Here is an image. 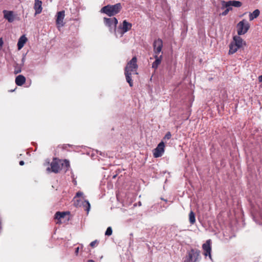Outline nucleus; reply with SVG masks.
Masks as SVG:
<instances>
[{"label": "nucleus", "mask_w": 262, "mask_h": 262, "mask_svg": "<svg viewBox=\"0 0 262 262\" xmlns=\"http://www.w3.org/2000/svg\"><path fill=\"white\" fill-rule=\"evenodd\" d=\"M51 167H48L47 170L54 173L59 172L63 167L66 168V171L68 170L70 166V163L68 160H60L57 158H54L50 164Z\"/></svg>", "instance_id": "obj_1"}, {"label": "nucleus", "mask_w": 262, "mask_h": 262, "mask_svg": "<svg viewBox=\"0 0 262 262\" xmlns=\"http://www.w3.org/2000/svg\"><path fill=\"white\" fill-rule=\"evenodd\" d=\"M122 9L121 3H117L115 5H107L102 7L100 10L101 13H104L111 17L119 13Z\"/></svg>", "instance_id": "obj_2"}, {"label": "nucleus", "mask_w": 262, "mask_h": 262, "mask_svg": "<svg viewBox=\"0 0 262 262\" xmlns=\"http://www.w3.org/2000/svg\"><path fill=\"white\" fill-rule=\"evenodd\" d=\"M200 253V251L198 249H191L187 251L185 256L183 258V262H199L201 258Z\"/></svg>", "instance_id": "obj_3"}, {"label": "nucleus", "mask_w": 262, "mask_h": 262, "mask_svg": "<svg viewBox=\"0 0 262 262\" xmlns=\"http://www.w3.org/2000/svg\"><path fill=\"white\" fill-rule=\"evenodd\" d=\"M132 27V24L128 21L126 20H124L123 21L122 24L120 25L117 29V31H115V35L117 37L119 36L120 37H122L123 34L129 31Z\"/></svg>", "instance_id": "obj_4"}, {"label": "nucleus", "mask_w": 262, "mask_h": 262, "mask_svg": "<svg viewBox=\"0 0 262 262\" xmlns=\"http://www.w3.org/2000/svg\"><path fill=\"white\" fill-rule=\"evenodd\" d=\"M103 19L104 25L109 28L110 31L115 34V31L117 29H116L117 25L118 24L117 19L116 17H104Z\"/></svg>", "instance_id": "obj_5"}, {"label": "nucleus", "mask_w": 262, "mask_h": 262, "mask_svg": "<svg viewBox=\"0 0 262 262\" xmlns=\"http://www.w3.org/2000/svg\"><path fill=\"white\" fill-rule=\"evenodd\" d=\"M250 28L249 23L245 19L239 21L237 25V34L238 35L245 34Z\"/></svg>", "instance_id": "obj_6"}, {"label": "nucleus", "mask_w": 262, "mask_h": 262, "mask_svg": "<svg viewBox=\"0 0 262 262\" xmlns=\"http://www.w3.org/2000/svg\"><path fill=\"white\" fill-rule=\"evenodd\" d=\"M163 46V41L161 39L158 38L154 41L153 43L154 55H159L162 52Z\"/></svg>", "instance_id": "obj_7"}, {"label": "nucleus", "mask_w": 262, "mask_h": 262, "mask_svg": "<svg viewBox=\"0 0 262 262\" xmlns=\"http://www.w3.org/2000/svg\"><path fill=\"white\" fill-rule=\"evenodd\" d=\"M165 144L163 141H161L153 150V155L155 158L161 157L164 152Z\"/></svg>", "instance_id": "obj_8"}, {"label": "nucleus", "mask_w": 262, "mask_h": 262, "mask_svg": "<svg viewBox=\"0 0 262 262\" xmlns=\"http://www.w3.org/2000/svg\"><path fill=\"white\" fill-rule=\"evenodd\" d=\"M211 239H208L205 243H204L202 245V248L204 250V255L205 256H207L208 255L210 259H211Z\"/></svg>", "instance_id": "obj_9"}, {"label": "nucleus", "mask_w": 262, "mask_h": 262, "mask_svg": "<svg viewBox=\"0 0 262 262\" xmlns=\"http://www.w3.org/2000/svg\"><path fill=\"white\" fill-rule=\"evenodd\" d=\"M221 3L222 5V9H224L225 7H231V6L238 8L242 5V2L236 1H229L228 2L222 1Z\"/></svg>", "instance_id": "obj_10"}, {"label": "nucleus", "mask_w": 262, "mask_h": 262, "mask_svg": "<svg viewBox=\"0 0 262 262\" xmlns=\"http://www.w3.org/2000/svg\"><path fill=\"white\" fill-rule=\"evenodd\" d=\"M64 15V11H61L57 12L56 20L57 28H59L64 25V23L63 22Z\"/></svg>", "instance_id": "obj_11"}, {"label": "nucleus", "mask_w": 262, "mask_h": 262, "mask_svg": "<svg viewBox=\"0 0 262 262\" xmlns=\"http://www.w3.org/2000/svg\"><path fill=\"white\" fill-rule=\"evenodd\" d=\"M137 61V58L136 57H134L132 58L131 60L128 62L125 68H128L129 72L132 73L136 71V69L138 68Z\"/></svg>", "instance_id": "obj_12"}, {"label": "nucleus", "mask_w": 262, "mask_h": 262, "mask_svg": "<svg viewBox=\"0 0 262 262\" xmlns=\"http://www.w3.org/2000/svg\"><path fill=\"white\" fill-rule=\"evenodd\" d=\"M3 13L4 15V18L7 19L9 23H12L14 21V17L13 11L4 10Z\"/></svg>", "instance_id": "obj_13"}, {"label": "nucleus", "mask_w": 262, "mask_h": 262, "mask_svg": "<svg viewBox=\"0 0 262 262\" xmlns=\"http://www.w3.org/2000/svg\"><path fill=\"white\" fill-rule=\"evenodd\" d=\"M232 42L240 48L243 47L244 45H246L245 42L239 36H234L233 40Z\"/></svg>", "instance_id": "obj_14"}, {"label": "nucleus", "mask_w": 262, "mask_h": 262, "mask_svg": "<svg viewBox=\"0 0 262 262\" xmlns=\"http://www.w3.org/2000/svg\"><path fill=\"white\" fill-rule=\"evenodd\" d=\"M42 2L39 0H35L34 9L35 10V15L39 14L42 11Z\"/></svg>", "instance_id": "obj_15"}, {"label": "nucleus", "mask_w": 262, "mask_h": 262, "mask_svg": "<svg viewBox=\"0 0 262 262\" xmlns=\"http://www.w3.org/2000/svg\"><path fill=\"white\" fill-rule=\"evenodd\" d=\"M154 58H155V61L152 64V68L155 69H156L161 62L162 55L161 54L160 55H154Z\"/></svg>", "instance_id": "obj_16"}, {"label": "nucleus", "mask_w": 262, "mask_h": 262, "mask_svg": "<svg viewBox=\"0 0 262 262\" xmlns=\"http://www.w3.org/2000/svg\"><path fill=\"white\" fill-rule=\"evenodd\" d=\"M132 73L129 72L128 70V68H125V75L126 77V81L129 83V85L130 87H132L133 85V82L131 78Z\"/></svg>", "instance_id": "obj_17"}, {"label": "nucleus", "mask_w": 262, "mask_h": 262, "mask_svg": "<svg viewBox=\"0 0 262 262\" xmlns=\"http://www.w3.org/2000/svg\"><path fill=\"white\" fill-rule=\"evenodd\" d=\"M27 41V38L25 35H22L19 38L17 42V48L18 50H20L24 46L25 43Z\"/></svg>", "instance_id": "obj_18"}, {"label": "nucleus", "mask_w": 262, "mask_h": 262, "mask_svg": "<svg viewBox=\"0 0 262 262\" xmlns=\"http://www.w3.org/2000/svg\"><path fill=\"white\" fill-rule=\"evenodd\" d=\"M26 82V78L22 75L17 76L15 78V83L18 86H21Z\"/></svg>", "instance_id": "obj_19"}, {"label": "nucleus", "mask_w": 262, "mask_h": 262, "mask_svg": "<svg viewBox=\"0 0 262 262\" xmlns=\"http://www.w3.org/2000/svg\"><path fill=\"white\" fill-rule=\"evenodd\" d=\"M239 48H240L232 41L229 45V54H233L235 53Z\"/></svg>", "instance_id": "obj_20"}, {"label": "nucleus", "mask_w": 262, "mask_h": 262, "mask_svg": "<svg viewBox=\"0 0 262 262\" xmlns=\"http://www.w3.org/2000/svg\"><path fill=\"white\" fill-rule=\"evenodd\" d=\"M260 14V11L258 9L255 10L252 13H250L249 14L250 20H252L254 18H257Z\"/></svg>", "instance_id": "obj_21"}, {"label": "nucleus", "mask_w": 262, "mask_h": 262, "mask_svg": "<svg viewBox=\"0 0 262 262\" xmlns=\"http://www.w3.org/2000/svg\"><path fill=\"white\" fill-rule=\"evenodd\" d=\"M189 221L191 225L195 222V214L192 211H191L189 214Z\"/></svg>", "instance_id": "obj_22"}, {"label": "nucleus", "mask_w": 262, "mask_h": 262, "mask_svg": "<svg viewBox=\"0 0 262 262\" xmlns=\"http://www.w3.org/2000/svg\"><path fill=\"white\" fill-rule=\"evenodd\" d=\"M66 214V212H57L55 215V218L58 220H60L62 218H63Z\"/></svg>", "instance_id": "obj_23"}, {"label": "nucleus", "mask_w": 262, "mask_h": 262, "mask_svg": "<svg viewBox=\"0 0 262 262\" xmlns=\"http://www.w3.org/2000/svg\"><path fill=\"white\" fill-rule=\"evenodd\" d=\"M83 206L85 208V210L88 213L90 209V204L88 201H84L83 203Z\"/></svg>", "instance_id": "obj_24"}, {"label": "nucleus", "mask_w": 262, "mask_h": 262, "mask_svg": "<svg viewBox=\"0 0 262 262\" xmlns=\"http://www.w3.org/2000/svg\"><path fill=\"white\" fill-rule=\"evenodd\" d=\"M225 8H226V9L224 11H223L222 13L220 14L221 15L225 16L228 13L229 11L232 10L231 7H225Z\"/></svg>", "instance_id": "obj_25"}, {"label": "nucleus", "mask_w": 262, "mask_h": 262, "mask_svg": "<svg viewBox=\"0 0 262 262\" xmlns=\"http://www.w3.org/2000/svg\"><path fill=\"white\" fill-rule=\"evenodd\" d=\"M112 232L113 231L112 228L111 227H108L105 231V235L110 236L112 234Z\"/></svg>", "instance_id": "obj_26"}, {"label": "nucleus", "mask_w": 262, "mask_h": 262, "mask_svg": "<svg viewBox=\"0 0 262 262\" xmlns=\"http://www.w3.org/2000/svg\"><path fill=\"white\" fill-rule=\"evenodd\" d=\"M171 135L170 132H168L166 135H165L164 137L163 138L164 140H169L171 138Z\"/></svg>", "instance_id": "obj_27"}, {"label": "nucleus", "mask_w": 262, "mask_h": 262, "mask_svg": "<svg viewBox=\"0 0 262 262\" xmlns=\"http://www.w3.org/2000/svg\"><path fill=\"white\" fill-rule=\"evenodd\" d=\"M98 243V241L97 240H95L94 241H93L91 243H90V246L91 247H94L95 245H96V243Z\"/></svg>", "instance_id": "obj_28"}, {"label": "nucleus", "mask_w": 262, "mask_h": 262, "mask_svg": "<svg viewBox=\"0 0 262 262\" xmlns=\"http://www.w3.org/2000/svg\"><path fill=\"white\" fill-rule=\"evenodd\" d=\"M83 195V193L80 191H78L76 193V196L79 197Z\"/></svg>", "instance_id": "obj_29"}, {"label": "nucleus", "mask_w": 262, "mask_h": 262, "mask_svg": "<svg viewBox=\"0 0 262 262\" xmlns=\"http://www.w3.org/2000/svg\"><path fill=\"white\" fill-rule=\"evenodd\" d=\"M4 42L2 38H0V49L2 47Z\"/></svg>", "instance_id": "obj_30"}, {"label": "nucleus", "mask_w": 262, "mask_h": 262, "mask_svg": "<svg viewBox=\"0 0 262 262\" xmlns=\"http://www.w3.org/2000/svg\"><path fill=\"white\" fill-rule=\"evenodd\" d=\"M79 247H77L76 248V250H75V254L76 255H78V252H79Z\"/></svg>", "instance_id": "obj_31"}, {"label": "nucleus", "mask_w": 262, "mask_h": 262, "mask_svg": "<svg viewBox=\"0 0 262 262\" xmlns=\"http://www.w3.org/2000/svg\"><path fill=\"white\" fill-rule=\"evenodd\" d=\"M258 80L259 82H262V75L258 77Z\"/></svg>", "instance_id": "obj_32"}, {"label": "nucleus", "mask_w": 262, "mask_h": 262, "mask_svg": "<svg viewBox=\"0 0 262 262\" xmlns=\"http://www.w3.org/2000/svg\"><path fill=\"white\" fill-rule=\"evenodd\" d=\"M19 164L20 165L23 166L24 165L25 163H24V161H20L19 162Z\"/></svg>", "instance_id": "obj_33"}, {"label": "nucleus", "mask_w": 262, "mask_h": 262, "mask_svg": "<svg viewBox=\"0 0 262 262\" xmlns=\"http://www.w3.org/2000/svg\"><path fill=\"white\" fill-rule=\"evenodd\" d=\"M88 262H95L94 260H92V259H90V260H88Z\"/></svg>", "instance_id": "obj_34"}, {"label": "nucleus", "mask_w": 262, "mask_h": 262, "mask_svg": "<svg viewBox=\"0 0 262 262\" xmlns=\"http://www.w3.org/2000/svg\"><path fill=\"white\" fill-rule=\"evenodd\" d=\"M20 72V70H17V71L15 72V74H17Z\"/></svg>", "instance_id": "obj_35"}, {"label": "nucleus", "mask_w": 262, "mask_h": 262, "mask_svg": "<svg viewBox=\"0 0 262 262\" xmlns=\"http://www.w3.org/2000/svg\"><path fill=\"white\" fill-rule=\"evenodd\" d=\"M161 199H162V200H164V201H165V202H167V200H164V199H163V198H161Z\"/></svg>", "instance_id": "obj_36"}]
</instances>
